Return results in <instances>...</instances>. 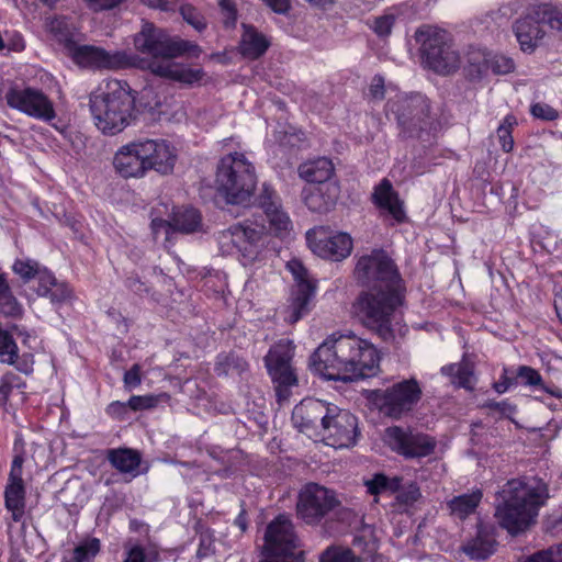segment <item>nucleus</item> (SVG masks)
Here are the masks:
<instances>
[{
  "mask_svg": "<svg viewBox=\"0 0 562 562\" xmlns=\"http://www.w3.org/2000/svg\"><path fill=\"white\" fill-rule=\"evenodd\" d=\"M108 460L121 473L131 474L133 477L139 473L142 457L136 450L127 448L110 450Z\"/></svg>",
  "mask_w": 562,
  "mask_h": 562,
  "instance_id": "obj_32",
  "label": "nucleus"
},
{
  "mask_svg": "<svg viewBox=\"0 0 562 562\" xmlns=\"http://www.w3.org/2000/svg\"><path fill=\"white\" fill-rule=\"evenodd\" d=\"M145 561V554L140 547L135 546L132 549L128 550L127 557L124 560V562H144Z\"/></svg>",
  "mask_w": 562,
  "mask_h": 562,
  "instance_id": "obj_64",
  "label": "nucleus"
},
{
  "mask_svg": "<svg viewBox=\"0 0 562 562\" xmlns=\"http://www.w3.org/2000/svg\"><path fill=\"white\" fill-rule=\"evenodd\" d=\"M258 200L269 225L268 232L279 238L289 237L293 229V224L288 213L283 210L278 193L271 187L263 183Z\"/></svg>",
  "mask_w": 562,
  "mask_h": 562,
  "instance_id": "obj_23",
  "label": "nucleus"
},
{
  "mask_svg": "<svg viewBox=\"0 0 562 562\" xmlns=\"http://www.w3.org/2000/svg\"><path fill=\"white\" fill-rule=\"evenodd\" d=\"M158 404V397L154 395H133L127 401V406L133 411L153 408Z\"/></svg>",
  "mask_w": 562,
  "mask_h": 562,
  "instance_id": "obj_48",
  "label": "nucleus"
},
{
  "mask_svg": "<svg viewBox=\"0 0 562 562\" xmlns=\"http://www.w3.org/2000/svg\"><path fill=\"white\" fill-rule=\"evenodd\" d=\"M135 49L148 58H138L135 67L146 68V61H155L167 58H177L186 54L198 56L200 48L192 42L171 37L165 30L155 26L151 22H143L140 30L134 35Z\"/></svg>",
  "mask_w": 562,
  "mask_h": 562,
  "instance_id": "obj_6",
  "label": "nucleus"
},
{
  "mask_svg": "<svg viewBox=\"0 0 562 562\" xmlns=\"http://www.w3.org/2000/svg\"><path fill=\"white\" fill-rule=\"evenodd\" d=\"M481 498V492H473L471 494H464L452 498L448 505L452 515L460 519H464L475 510Z\"/></svg>",
  "mask_w": 562,
  "mask_h": 562,
  "instance_id": "obj_37",
  "label": "nucleus"
},
{
  "mask_svg": "<svg viewBox=\"0 0 562 562\" xmlns=\"http://www.w3.org/2000/svg\"><path fill=\"white\" fill-rule=\"evenodd\" d=\"M273 12L278 14H288L291 10L290 0H262Z\"/></svg>",
  "mask_w": 562,
  "mask_h": 562,
  "instance_id": "obj_60",
  "label": "nucleus"
},
{
  "mask_svg": "<svg viewBox=\"0 0 562 562\" xmlns=\"http://www.w3.org/2000/svg\"><path fill=\"white\" fill-rule=\"evenodd\" d=\"M402 286L392 289L371 286L357 297L353 310L360 322L382 339L393 337L392 316L402 304Z\"/></svg>",
  "mask_w": 562,
  "mask_h": 562,
  "instance_id": "obj_4",
  "label": "nucleus"
},
{
  "mask_svg": "<svg viewBox=\"0 0 562 562\" xmlns=\"http://www.w3.org/2000/svg\"><path fill=\"white\" fill-rule=\"evenodd\" d=\"M5 47H8L10 50L14 52H21L24 49L25 44L22 35L18 32H12L8 34V42L4 43Z\"/></svg>",
  "mask_w": 562,
  "mask_h": 562,
  "instance_id": "obj_61",
  "label": "nucleus"
},
{
  "mask_svg": "<svg viewBox=\"0 0 562 562\" xmlns=\"http://www.w3.org/2000/svg\"><path fill=\"white\" fill-rule=\"evenodd\" d=\"M94 11L111 10L124 0H83Z\"/></svg>",
  "mask_w": 562,
  "mask_h": 562,
  "instance_id": "obj_58",
  "label": "nucleus"
},
{
  "mask_svg": "<svg viewBox=\"0 0 562 562\" xmlns=\"http://www.w3.org/2000/svg\"><path fill=\"white\" fill-rule=\"evenodd\" d=\"M358 423L355 415L333 405L316 440L336 449L349 448L356 443Z\"/></svg>",
  "mask_w": 562,
  "mask_h": 562,
  "instance_id": "obj_17",
  "label": "nucleus"
},
{
  "mask_svg": "<svg viewBox=\"0 0 562 562\" xmlns=\"http://www.w3.org/2000/svg\"><path fill=\"white\" fill-rule=\"evenodd\" d=\"M123 381L126 389L137 387L142 383L140 366L136 363L126 371Z\"/></svg>",
  "mask_w": 562,
  "mask_h": 562,
  "instance_id": "obj_55",
  "label": "nucleus"
},
{
  "mask_svg": "<svg viewBox=\"0 0 562 562\" xmlns=\"http://www.w3.org/2000/svg\"><path fill=\"white\" fill-rule=\"evenodd\" d=\"M530 111L535 117L544 121H553L559 116V112L555 109L541 102L532 104Z\"/></svg>",
  "mask_w": 562,
  "mask_h": 562,
  "instance_id": "obj_51",
  "label": "nucleus"
},
{
  "mask_svg": "<svg viewBox=\"0 0 562 562\" xmlns=\"http://www.w3.org/2000/svg\"><path fill=\"white\" fill-rule=\"evenodd\" d=\"M330 184L306 186L302 191L305 205L313 212L329 211L336 202V195L329 192Z\"/></svg>",
  "mask_w": 562,
  "mask_h": 562,
  "instance_id": "obj_29",
  "label": "nucleus"
},
{
  "mask_svg": "<svg viewBox=\"0 0 562 562\" xmlns=\"http://www.w3.org/2000/svg\"><path fill=\"white\" fill-rule=\"evenodd\" d=\"M513 379L507 376V370L504 369V374L502 375L499 381L494 383V390L499 394L505 393L509 389V386L513 385Z\"/></svg>",
  "mask_w": 562,
  "mask_h": 562,
  "instance_id": "obj_63",
  "label": "nucleus"
},
{
  "mask_svg": "<svg viewBox=\"0 0 562 562\" xmlns=\"http://www.w3.org/2000/svg\"><path fill=\"white\" fill-rule=\"evenodd\" d=\"M5 101L10 108L44 122L56 116L53 102L38 89H10L5 93Z\"/></svg>",
  "mask_w": 562,
  "mask_h": 562,
  "instance_id": "obj_18",
  "label": "nucleus"
},
{
  "mask_svg": "<svg viewBox=\"0 0 562 562\" xmlns=\"http://www.w3.org/2000/svg\"><path fill=\"white\" fill-rule=\"evenodd\" d=\"M222 12L226 15L225 23L234 25L237 19V10L233 0H217Z\"/></svg>",
  "mask_w": 562,
  "mask_h": 562,
  "instance_id": "obj_56",
  "label": "nucleus"
},
{
  "mask_svg": "<svg viewBox=\"0 0 562 562\" xmlns=\"http://www.w3.org/2000/svg\"><path fill=\"white\" fill-rule=\"evenodd\" d=\"M380 356L369 341L353 335L326 339L311 356L310 367L327 380L356 381L378 374Z\"/></svg>",
  "mask_w": 562,
  "mask_h": 562,
  "instance_id": "obj_1",
  "label": "nucleus"
},
{
  "mask_svg": "<svg viewBox=\"0 0 562 562\" xmlns=\"http://www.w3.org/2000/svg\"><path fill=\"white\" fill-rule=\"evenodd\" d=\"M151 229L155 238H157L160 234H164L165 240H169L170 234L175 232L172 223L161 218H154L151 221Z\"/></svg>",
  "mask_w": 562,
  "mask_h": 562,
  "instance_id": "obj_54",
  "label": "nucleus"
},
{
  "mask_svg": "<svg viewBox=\"0 0 562 562\" xmlns=\"http://www.w3.org/2000/svg\"><path fill=\"white\" fill-rule=\"evenodd\" d=\"M398 124L409 136H420L431 127L429 102L422 94L411 95L402 101L396 110Z\"/></svg>",
  "mask_w": 562,
  "mask_h": 562,
  "instance_id": "obj_21",
  "label": "nucleus"
},
{
  "mask_svg": "<svg viewBox=\"0 0 562 562\" xmlns=\"http://www.w3.org/2000/svg\"><path fill=\"white\" fill-rule=\"evenodd\" d=\"M306 239L312 251L322 258L340 260L352 250V239L348 234H330L325 227L308 231Z\"/></svg>",
  "mask_w": 562,
  "mask_h": 562,
  "instance_id": "obj_19",
  "label": "nucleus"
},
{
  "mask_svg": "<svg viewBox=\"0 0 562 562\" xmlns=\"http://www.w3.org/2000/svg\"><path fill=\"white\" fill-rule=\"evenodd\" d=\"M294 345L289 339H281L271 347L265 357L268 372L274 383L279 402L286 401L290 389L297 383V378L292 367Z\"/></svg>",
  "mask_w": 562,
  "mask_h": 562,
  "instance_id": "obj_13",
  "label": "nucleus"
},
{
  "mask_svg": "<svg viewBox=\"0 0 562 562\" xmlns=\"http://www.w3.org/2000/svg\"><path fill=\"white\" fill-rule=\"evenodd\" d=\"M100 551V540L97 538L81 542L74 550L75 562H91Z\"/></svg>",
  "mask_w": 562,
  "mask_h": 562,
  "instance_id": "obj_44",
  "label": "nucleus"
},
{
  "mask_svg": "<svg viewBox=\"0 0 562 562\" xmlns=\"http://www.w3.org/2000/svg\"><path fill=\"white\" fill-rule=\"evenodd\" d=\"M46 27L59 42H68L71 36L70 25L65 18H48L46 21Z\"/></svg>",
  "mask_w": 562,
  "mask_h": 562,
  "instance_id": "obj_45",
  "label": "nucleus"
},
{
  "mask_svg": "<svg viewBox=\"0 0 562 562\" xmlns=\"http://www.w3.org/2000/svg\"><path fill=\"white\" fill-rule=\"evenodd\" d=\"M501 496L495 516L504 529L517 535L536 522L539 509L549 498V490L540 479H514L503 486Z\"/></svg>",
  "mask_w": 562,
  "mask_h": 562,
  "instance_id": "obj_2",
  "label": "nucleus"
},
{
  "mask_svg": "<svg viewBox=\"0 0 562 562\" xmlns=\"http://www.w3.org/2000/svg\"><path fill=\"white\" fill-rule=\"evenodd\" d=\"M0 312L11 317H20L23 314V307L13 295L10 285L0 291Z\"/></svg>",
  "mask_w": 562,
  "mask_h": 562,
  "instance_id": "obj_41",
  "label": "nucleus"
},
{
  "mask_svg": "<svg viewBox=\"0 0 562 562\" xmlns=\"http://www.w3.org/2000/svg\"><path fill=\"white\" fill-rule=\"evenodd\" d=\"M368 493L379 495L385 491L392 490L389 479L384 474H375L371 480L366 482Z\"/></svg>",
  "mask_w": 562,
  "mask_h": 562,
  "instance_id": "obj_49",
  "label": "nucleus"
},
{
  "mask_svg": "<svg viewBox=\"0 0 562 562\" xmlns=\"http://www.w3.org/2000/svg\"><path fill=\"white\" fill-rule=\"evenodd\" d=\"M266 227L254 223L236 224L218 234L221 251L231 255L237 251L243 257V263L254 262L263 246Z\"/></svg>",
  "mask_w": 562,
  "mask_h": 562,
  "instance_id": "obj_10",
  "label": "nucleus"
},
{
  "mask_svg": "<svg viewBox=\"0 0 562 562\" xmlns=\"http://www.w3.org/2000/svg\"><path fill=\"white\" fill-rule=\"evenodd\" d=\"M135 97L126 81L110 79L90 95V110L99 131L115 135L133 121Z\"/></svg>",
  "mask_w": 562,
  "mask_h": 562,
  "instance_id": "obj_3",
  "label": "nucleus"
},
{
  "mask_svg": "<svg viewBox=\"0 0 562 562\" xmlns=\"http://www.w3.org/2000/svg\"><path fill=\"white\" fill-rule=\"evenodd\" d=\"M127 408V403L115 401L108 406L106 413L112 417L121 418L125 415Z\"/></svg>",
  "mask_w": 562,
  "mask_h": 562,
  "instance_id": "obj_62",
  "label": "nucleus"
},
{
  "mask_svg": "<svg viewBox=\"0 0 562 562\" xmlns=\"http://www.w3.org/2000/svg\"><path fill=\"white\" fill-rule=\"evenodd\" d=\"M374 203L385 211L395 223H403L406 218L403 202L394 191L392 183L387 179H383L374 189Z\"/></svg>",
  "mask_w": 562,
  "mask_h": 562,
  "instance_id": "obj_27",
  "label": "nucleus"
},
{
  "mask_svg": "<svg viewBox=\"0 0 562 562\" xmlns=\"http://www.w3.org/2000/svg\"><path fill=\"white\" fill-rule=\"evenodd\" d=\"M74 63L82 68L94 70H121L137 65L138 58L126 50L109 52L94 45L68 44Z\"/></svg>",
  "mask_w": 562,
  "mask_h": 562,
  "instance_id": "obj_12",
  "label": "nucleus"
},
{
  "mask_svg": "<svg viewBox=\"0 0 562 562\" xmlns=\"http://www.w3.org/2000/svg\"><path fill=\"white\" fill-rule=\"evenodd\" d=\"M181 14L183 19L191 24L195 30L202 31L205 27V23L201 19L200 14L192 7H182Z\"/></svg>",
  "mask_w": 562,
  "mask_h": 562,
  "instance_id": "obj_53",
  "label": "nucleus"
},
{
  "mask_svg": "<svg viewBox=\"0 0 562 562\" xmlns=\"http://www.w3.org/2000/svg\"><path fill=\"white\" fill-rule=\"evenodd\" d=\"M321 562H362L352 550L342 547H330L321 557Z\"/></svg>",
  "mask_w": 562,
  "mask_h": 562,
  "instance_id": "obj_43",
  "label": "nucleus"
},
{
  "mask_svg": "<svg viewBox=\"0 0 562 562\" xmlns=\"http://www.w3.org/2000/svg\"><path fill=\"white\" fill-rule=\"evenodd\" d=\"M517 376L520 378L526 385L540 386L542 384V378L539 372L527 366L519 367Z\"/></svg>",
  "mask_w": 562,
  "mask_h": 562,
  "instance_id": "obj_52",
  "label": "nucleus"
},
{
  "mask_svg": "<svg viewBox=\"0 0 562 562\" xmlns=\"http://www.w3.org/2000/svg\"><path fill=\"white\" fill-rule=\"evenodd\" d=\"M416 37L422 44V55L427 67L441 75H448L458 69L460 56L452 47L446 31L425 27L416 33Z\"/></svg>",
  "mask_w": 562,
  "mask_h": 562,
  "instance_id": "obj_8",
  "label": "nucleus"
},
{
  "mask_svg": "<svg viewBox=\"0 0 562 562\" xmlns=\"http://www.w3.org/2000/svg\"><path fill=\"white\" fill-rule=\"evenodd\" d=\"M517 124L514 115H507L497 128V137L504 151L509 153L514 148V138L512 136L513 127Z\"/></svg>",
  "mask_w": 562,
  "mask_h": 562,
  "instance_id": "obj_42",
  "label": "nucleus"
},
{
  "mask_svg": "<svg viewBox=\"0 0 562 562\" xmlns=\"http://www.w3.org/2000/svg\"><path fill=\"white\" fill-rule=\"evenodd\" d=\"M13 272L21 277L24 282L37 277L38 283L41 282V274L48 271L46 268H41L38 262L32 259H16L12 266Z\"/></svg>",
  "mask_w": 562,
  "mask_h": 562,
  "instance_id": "obj_40",
  "label": "nucleus"
},
{
  "mask_svg": "<svg viewBox=\"0 0 562 562\" xmlns=\"http://www.w3.org/2000/svg\"><path fill=\"white\" fill-rule=\"evenodd\" d=\"M215 370L220 375L240 374L247 370V362L234 353L220 355Z\"/></svg>",
  "mask_w": 562,
  "mask_h": 562,
  "instance_id": "obj_39",
  "label": "nucleus"
},
{
  "mask_svg": "<svg viewBox=\"0 0 562 562\" xmlns=\"http://www.w3.org/2000/svg\"><path fill=\"white\" fill-rule=\"evenodd\" d=\"M171 223L175 232L192 233L200 226L201 215L192 207L177 210L173 213Z\"/></svg>",
  "mask_w": 562,
  "mask_h": 562,
  "instance_id": "obj_36",
  "label": "nucleus"
},
{
  "mask_svg": "<svg viewBox=\"0 0 562 562\" xmlns=\"http://www.w3.org/2000/svg\"><path fill=\"white\" fill-rule=\"evenodd\" d=\"M544 26L552 30L562 29V13L549 4L533 7L514 25V32L521 50L531 53L546 34Z\"/></svg>",
  "mask_w": 562,
  "mask_h": 562,
  "instance_id": "obj_9",
  "label": "nucleus"
},
{
  "mask_svg": "<svg viewBox=\"0 0 562 562\" xmlns=\"http://www.w3.org/2000/svg\"><path fill=\"white\" fill-rule=\"evenodd\" d=\"M286 269L294 278L295 290L292 294L291 303L285 311L284 319L290 324H294L307 312V305L314 294L315 286L310 281L307 270L300 260H290L286 263Z\"/></svg>",
  "mask_w": 562,
  "mask_h": 562,
  "instance_id": "obj_20",
  "label": "nucleus"
},
{
  "mask_svg": "<svg viewBox=\"0 0 562 562\" xmlns=\"http://www.w3.org/2000/svg\"><path fill=\"white\" fill-rule=\"evenodd\" d=\"M142 140L131 142L122 147L114 155L113 164L116 171L124 178H138L147 172L145 156L143 154Z\"/></svg>",
  "mask_w": 562,
  "mask_h": 562,
  "instance_id": "obj_25",
  "label": "nucleus"
},
{
  "mask_svg": "<svg viewBox=\"0 0 562 562\" xmlns=\"http://www.w3.org/2000/svg\"><path fill=\"white\" fill-rule=\"evenodd\" d=\"M490 70V53L482 49L472 50L468 55V76L472 79L481 78Z\"/></svg>",
  "mask_w": 562,
  "mask_h": 562,
  "instance_id": "obj_38",
  "label": "nucleus"
},
{
  "mask_svg": "<svg viewBox=\"0 0 562 562\" xmlns=\"http://www.w3.org/2000/svg\"><path fill=\"white\" fill-rule=\"evenodd\" d=\"M258 562H303L293 524L285 515L278 516L268 525Z\"/></svg>",
  "mask_w": 562,
  "mask_h": 562,
  "instance_id": "obj_7",
  "label": "nucleus"
},
{
  "mask_svg": "<svg viewBox=\"0 0 562 562\" xmlns=\"http://www.w3.org/2000/svg\"><path fill=\"white\" fill-rule=\"evenodd\" d=\"M370 95L374 100H382L384 97V80L380 76H375L372 79L369 89Z\"/></svg>",
  "mask_w": 562,
  "mask_h": 562,
  "instance_id": "obj_59",
  "label": "nucleus"
},
{
  "mask_svg": "<svg viewBox=\"0 0 562 562\" xmlns=\"http://www.w3.org/2000/svg\"><path fill=\"white\" fill-rule=\"evenodd\" d=\"M18 358V346L9 335L2 330L0 333V361L12 364Z\"/></svg>",
  "mask_w": 562,
  "mask_h": 562,
  "instance_id": "obj_46",
  "label": "nucleus"
},
{
  "mask_svg": "<svg viewBox=\"0 0 562 562\" xmlns=\"http://www.w3.org/2000/svg\"><path fill=\"white\" fill-rule=\"evenodd\" d=\"M422 395L418 381L412 378L375 391L373 401L383 415L400 419L414 409Z\"/></svg>",
  "mask_w": 562,
  "mask_h": 562,
  "instance_id": "obj_11",
  "label": "nucleus"
},
{
  "mask_svg": "<svg viewBox=\"0 0 562 562\" xmlns=\"http://www.w3.org/2000/svg\"><path fill=\"white\" fill-rule=\"evenodd\" d=\"M172 59L173 58L146 61L145 64L147 70L151 74L184 85H193L203 78L204 72L201 68H190L182 64L175 63Z\"/></svg>",
  "mask_w": 562,
  "mask_h": 562,
  "instance_id": "obj_26",
  "label": "nucleus"
},
{
  "mask_svg": "<svg viewBox=\"0 0 562 562\" xmlns=\"http://www.w3.org/2000/svg\"><path fill=\"white\" fill-rule=\"evenodd\" d=\"M385 445L405 459H420L431 456L437 447V440L426 434L400 426L387 427L384 430Z\"/></svg>",
  "mask_w": 562,
  "mask_h": 562,
  "instance_id": "obj_15",
  "label": "nucleus"
},
{
  "mask_svg": "<svg viewBox=\"0 0 562 562\" xmlns=\"http://www.w3.org/2000/svg\"><path fill=\"white\" fill-rule=\"evenodd\" d=\"M299 176L307 182V186L328 184L327 181L334 173L333 162L325 158H317L303 162L299 167Z\"/></svg>",
  "mask_w": 562,
  "mask_h": 562,
  "instance_id": "obj_28",
  "label": "nucleus"
},
{
  "mask_svg": "<svg viewBox=\"0 0 562 562\" xmlns=\"http://www.w3.org/2000/svg\"><path fill=\"white\" fill-rule=\"evenodd\" d=\"M541 557L546 562H562V543L539 551V558Z\"/></svg>",
  "mask_w": 562,
  "mask_h": 562,
  "instance_id": "obj_57",
  "label": "nucleus"
},
{
  "mask_svg": "<svg viewBox=\"0 0 562 562\" xmlns=\"http://www.w3.org/2000/svg\"><path fill=\"white\" fill-rule=\"evenodd\" d=\"M395 16L393 14H384L374 19L372 29L379 36H387L393 27Z\"/></svg>",
  "mask_w": 562,
  "mask_h": 562,
  "instance_id": "obj_50",
  "label": "nucleus"
},
{
  "mask_svg": "<svg viewBox=\"0 0 562 562\" xmlns=\"http://www.w3.org/2000/svg\"><path fill=\"white\" fill-rule=\"evenodd\" d=\"M515 64L512 58L503 55L490 54V69L496 75H506L514 70Z\"/></svg>",
  "mask_w": 562,
  "mask_h": 562,
  "instance_id": "obj_47",
  "label": "nucleus"
},
{
  "mask_svg": "<svg viewBox=\"0 0 562 562\" xmlns=\"http://www.w3.org/2000/svg\"><path fill=\"white\" fill-rule=\"evenodd\" d=\"M5 506L12 513L14 521H19L24 513V487L22 480H10L5 492Z\"/></svg>",
  "mask_w": 562,
  "mask_h": 562,
  "instance_id": "obj_35",
  "label": "nucleus"
},
{
  "mask_svg": "<svg viewBox=\"0 0 562 562\" xmlns=\"http://www.w3.org/2000/svg\"><path fill=\"white\" fill-rule=\"evenodd\" d=\"M143 154L148 170H155L161 175L172 172L177 160L175 148L165 139H140Z\"/></svg>",
  "mask_w": 562,
  "mask_h": 562,
  "instance_id": "obj_24",
  "label": "nucleus"
},
{
  "mask_svg": "<svg viewBox=\"0 0 562 562\" xmlns=\"http://www.w3.org/2000/svg\"><path fill=\"white\" fill-rule=\"evenodd\" d=\"M463 551L471 559H486L495 551V540L486 530L480 529L477 536L463 547Z\"/></svg>",
  "mask_w": 562,
  "mask_h": 562,
  "instance_id": "obj_34",
  "label": "nucleus"
},
{
  "mask_svg": "<svg viewBox=\"0 0 562 562\" xmlns=\"http://www.w3.org/2000/svg\"><path fill=\"white\" fill-rule=\"evenodd\" d=\"M36 292L40 296L48 297L53 304L65 303L71 296L67 284L59 282L49 271L42 272Z\"/></svg>",
  "mask_w": 562,
  "mask_h": 562,
  "instance_id": "obj_31",
  "label": "nucleus"
},
{
  "mask_svg": "<svg viewBox=\"0 0 562 562\" xmlns=\"http://www.w3.org/2000/svg\"><path fill=\"white\" fill-rule=\"evenodd\" d=\"M357 280L369 288L401 286V278L393 261L382 250H373L370 255L362 256L356 266Z\"/></svg>",
  "mask_w": 562,
  "mask_h": 562,
  "instance_id": "obj_14",
  "label": "nucleus"
},
{
  "mask_svg": "<svg viewBox=\"0 0 562 562\" xmlns=\"http://www.w3.org/2000/svg\"><path fill=\"white\" fill-rule=\"evenodd\" d=\"M333 405L316 398H305L292 412V422L301 432L317 439Z\"/></svg>",
  "mask_w": 562,
  "mask_h": 562,
  "instance_id": "obj_22",
  "label": "nucleus"
},
{
  "mask_svg": "<svg viewBox=\"0 0 562 562\" xmlns=\"http://www.w3.org/2000/svg\"><path fill=\"white\" fill-rule=\"evenodd\" d=\"M340 505L336 493L316 483L305 485L296 504L297 516L307 525L318 524L329 512Z\"/></svg>",
  "mask_w": 562,
  "mask_h": 562,
  "instance_id": "obj_16",
  "label": "nucleus"
},
{
  "mask_svg": "<svg viewBox=\"0 0 562 562\" xmlns=\"http://www.w3.org/2000/svg\"><path fill=\"white\" fill-rule=\"evenodd\" d=\"M441 373L449 376L452 384L468 391L474 390L476 383L474 364L468 358L463 357V359L458 363H451L442 367Z\"/></svg>",
  "mask_w": 562,
  "mask_h": 562,
  "instance_id": "obj_30",
  "label": "nucleus"
},
{
  "mask_svg": "<svg viewBox=\"0 0 562 562\" xmlns=\"http://www.w3.org/2000/svg\"><path fill=\"white\" fill-rule=\"evenodd\" d=\"M215 186L227 203L249 202L257 187L255 166L243 153H231L221 158Z\"/></svg>",
  "mask_w": 562,
  "mask_h": 562,
  "instance_id": "obj_5",
  "label": "nucleus"
},
{
  "mask_svg": "<svg viewBox=\"0 0 562 562\" xmlns=\"http://www.w3.org/2000/svg\"><path fill=\"white\" fill-rule=\"evenodd\" d=\"M269 42L263 34L259 33L252 26L244 25L239 48L244 57L249 59L259 58L266 53Z\"/></svg>",
  "mask_w": 562,
  "mask_h": 562,
  "instance_id": "obj_33",
  "label": "nucleus"
}]
</instances>
